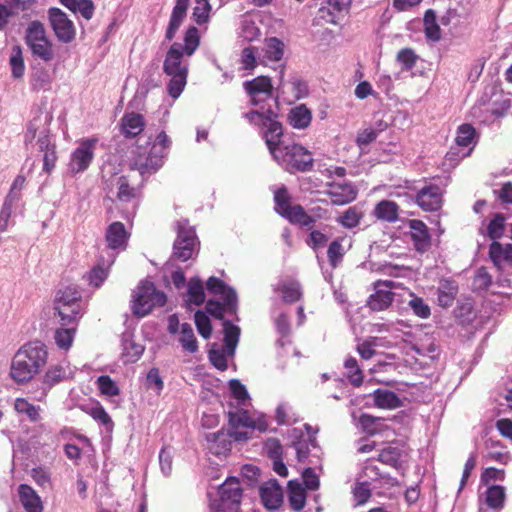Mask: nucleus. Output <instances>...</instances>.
I'll list each match as a JSON object with an SVG mask.
<instances>
[{
  "label": "nucleus",
  "instance_id": "1",
  "mask_svg": "<svg viewBox=\"0 0 512 512\" xmlns=\"http://www.w3.org/2000/svg\"><path fill=\"white\" fill-rule=\"evenodd\" d=\"M183 42H174L166 52L163 62V72L170 77L167 93L173 99L181 95L187 84L189 63L184 57L192 56L200 45L198 28L189 26L184 33Z\"/></svg>",
  "mask_w": 512,
  "mask_h": 512
},
{
  "label": "nucleus",
  "instance_id": "2",
  "mask_svg": "<svg viewBox=\"0 0 512 512\" xmlns=\"http://www.w3.org/2000/svg\"><path fill=\"white\" fill-rule=\"evenodd\" d=\"M282 137V124L271 123L266 145L273 159L289 173L311 171L314 167L312 153L298 143L285 142Z\"/></svg>",
  "mask_w": 512,
  "mask_h": 512
},
{
  "label": "nucleus",
  "instance_id": "3",
  "mask_svg": "<svg viewBox=\"0 0 512 512\" xmlns=\"http://www.w3.org/2000/svg\"><path fill=\"white\" fill-rule=\"evenodd\" d=\"M48 350L41 341H30L14 355L10 376L17 383L30 381L46 365Z\"/></svg>",
  "mask_w": 512,
  "mask_h": 512
},
{
  "label": "nucleus",
  "instance_id": "4",
  "mask_svg": "<svg viewBox=\"0 0 512 512\" xmlns=\"http://www.w3.org/2000/svg\"><path fill=\"white\" fill-rule=\"evenodd\" d=\"M167 302L166 294L157 289L150 280H142L132 292L131 311L139 317L150 314L154 308L163 307Z\"/></svg>",
  "mask_w": 512,
  "mask_h": 512
},
{
  "label": "nucleus",
  "instance_id": "5",
  "mask_svg": "<svg viewBox=\"0 0 512 512\" xmlns=\"http://www.w3.org/2000/svg\"><path fill=\"white\" fill-rule=\"evenodd\" d=\"M24 41L35 59H40L45 63L54 60V43L47 36L46 28L39 20H33L28 24Z\"/></svg>",
  "mask_w": 512,
  "mask_h": 512
},
{
  "label": "nucleus",
  "instance_id": "6",
  "mask_svg": "<svg viewBox=\"0 0 512 512\" xmlns=\"http://www.w3.org/2000/svg\"><path fill=\"white\" fill-rule=\"evenodd\" d=\"M275 211L292 225L311 229L315 225V218L309 215L300 204H291V196L286 186L282 185L274 192Z\"/></svg>",
  "mask_w": 512,
  "mask_h": 512
},
{
  "label": "nucleus",
  "instance_id": "7",
  "mask_svg": "<svg viewBox=\"0 0 512 512\" xmlns=\"http://www.w3.org/2000/svg\"><path fill=\"white\" fill-rule=\"evenodd\" d=\"M49 25L60 43L69 44L76 38V28L67 14L57 7L48 10Z\"/></svg>",
  "mask_w": 512,
  "mask_h": 512
},
{
  "label": "nucleus",
  "instance_id": "8",
  "mask_svg": "<svg viewBox=\"0 0 512 512\" xmlns=\"http://www.w3.org/2000/svg\"><path fill=\"white\" fill-rule=\"evenodd\" d=\"M242 488L237 478H228L219 488L220 511L241 512Z\"/></svg>",
  "mask_w": 512,
  "mask_h": 512
},
{
  "label": "nucleus",
  "instance_id": "9",
  "mask_svg": "<svg viewBox=\"0 0 512 512\" xmlns=\"http://www.w3.org/2000/svg\"><path fill=\"white\" fill-rule=\"evenodd\" d=\"M97 143V138L83 139L80 141L79 146L71 154L69 162V167L73 173L77 174L88 169L94 159V151Z\"/></svg>",
  "mask_w": 512,
  "mask_h": 512
},
{
  "label": "nucleus",
  "instance_id": "10",
  "mask_svg": "<svg viewBox=\"0 0 512 512\" xmlns=\"http://www.w3.org/2000/svg\"><path fill=\"white\" fill-rule=\"evenodd\" d=\"M197 243V237L194 229L178 226L177 238L173 245V256L180 261H187L192 258Z\"/></svg>",
  "mask_w": 512,
  "mask_h": 512
},
{
  "label": "nucleus",
  "instance_id": "11",
  "mask_svg": "<svg viewBox=\"0 0 512 512\" xmlns=\"http://www.w3.org/2000/svg\"><path fill=\"white\" fill-rule=\"evenodd\" d=\"M375 292L367 300L368 307L373 311H384L388 309L394 301V293L391 289L395 284L391 280H378L374 284Z\"/></svg>",
  "mask_w": 512,
  "mask_h": 512
},
{
  "label": "nucleus",
  "instance_id": "12",
  "mask_svg": "<svg viewBox=\"0 0 512 512\" xmlns=\"http://www.w3.org/2000/svg\"><path fill=\"white\" fill-rule=\"evenodd\" d=\"M415 202L423 211H438L442 207L443 192L436 184L426 185L417 192Z\"/></svg>",
  "mask_w": 512,
  "mask_h": 512
},
{
  "label": "nucleus",
  "instance_id": "13",
  "mask_svg": "<svg viewBox=\"0 0 512 512\" xmlns=\"http://www.w3.org/2000/svg\"><path fill=\"white\" fill-rule=\"evenodd\" d=\"M68 305H71L72 309L84 308L81 291L76 285L59 288L55 293L53 310L63 311Z\"/></svg>",
  "mask_w": 512,
  "mask_h": 512
},
{
  "label": "nucleus",
  "instance_id": "14",
  "mask_svg": "<svg viewBox=\"0 0 512 512\" xmlns=\"http://www.w3.org/2000/svg\"><path fill=\"white\" fill-rule=\"evenodd\" d=\"M408 227L414 249L419 253L427 252L432 245V238L427 225L422 220L410 219L408 220Z\"/></svg>",
  "mask_w": 512,
  "mask_h": 512
},
{
  "label": "nucleus",
  "instance_id": "15",
  "mask_svg": "<svg viewBox=\"0 0 512 512\" xmlns=\"http://www.w3.org/2000/svg\"><path fill=\"white\" fill-rule=\"evenodd\" d=\"M326 194L333 205L342 206L353 202L357 197L358 190L351 183H331Z\"/></svg>",
  "mask_w": 512,
  "mask_h": 512
},
{
  "label": "nucleus",
  "instance_id": "16",
  "mask_svg": "<svg viewBox=\"0 0 512 512\" xmlns=\"http://www.w3.org/2000/svg\"><path fill=\"white\" fill-rule=\"evenodd\" d=\"M115 258L116 256L113 253H108L107 258L101 256L97 264L86 275L88 284L95 288L101 287L109 275L110 267L115 262Z\"/></svg>",
  "mask_w": 512,
  "mask_h": 512
},
{
  "label": "nucleus",
  "instance_id": "17",
  "mask_svg": "<svg viewBox=\"0 0 512 512\" xmlns=\"http://www.w3.org/2000/svg\"><path fill=\"white\" fill-rule=\"evenodd\" d=\"M190 0H175V5L172 9L168 26L165 31V39L172 41L180 26L183 24L187 11L189 8Z\"/></svg>",
  "mask_w": 512,
  "mask_h": 512
},
{
  "label": "nucleus",
  "instance_id": "18",
  "mask_svg": "<svg viewBox=\"0 0 512 512\" xmlns=\"http://www.w3.org/2000/svg\"><path fill=\"white\" fill-rule=\"evenodd\" d=\"M206 288L211 294L221 295L230 312H235L237 303L236 293L232 288L228 287L224 281L211 276L206 282Z\"/></svg>",
  "mask_w": 512,
  "mask_h": 512
},
{
  "label": "nucleus",
  "instance_id": "19",
  "mask_svg": "<svg viewBox=\"0 0 512 512\" xmlns=\"http://www.w3.org/2000/svg\"><path fill=\"white\" fill-rule=\"evenodd\" d=\"M129 239L125 225L122 222L116 221L111 223L105 233V240L107 247L111 250L125 249Z\"/></svg>",
  "mask_w": 512,
  "mask_h": 512
},
{
  "label": "nucleus",
  "instance_id": "20",
  "mask_svg": "<svg viewBox=\"0 0 512 512\" xmlns=\"http://www.w3.org/2000/svg\"><path fill=\"white\" fill-rule=\"evenodd\" d=\"M145 128L144 116L140 113H125L120 120V130L125 138H134Z\"/></svg>",
  "mask_w": 512,
  "mask_h": 512
},
{
  "label": "nucleus",
  "instance_id": "21",
  "mask_svg": "<svg viewBox=\"0 0 512 512\" xmlns=\"http://www.w3.org/2000/svg\"><path fill=\"white\" fill-rule=\"evenodd\" d=\"M207 448L209 451L216 455H226L232 447V440L230 439L229 433L223 430L208 433L206 435Z\"/></svg>",
  "mask_w": 512,
  "mask_h": 512
},
{
  "label": "nucleus",
  "instance_id": "22",
  "mask_svg": "<svg viewBox=\"0 0 512 512\" xmlns=\"http://www.w3.org/2000/svg\"><path fill=\"white\" fill-rule=\"evenodd\" d=\"M37 143L39 150L43 152V171L50 174L58 159L56 145L48 135L39 137Z\"/></svg>",
  "mask_w": 512,
  "mask_h": 512
},
{
  "label": "nucleus",
  "instance_id": "23",
  "mask_svg": "<svg viewBox=\"0 0 512 512\" xmlns=\"http://www.w3.org/2000/svg\"><path fill=\"white\" fill-rule=\"evenodd\" d=\"M458 284L453 279H441L437 287V301L443 308L451 307L458 294Z\"/></svg>",
  "mask_w": 512,
  "mask_h": 512
},
{
  "label": "nucleus",
  "instance_id": "24",
  "mask_svg": "<svg viewBox=\"0 0 512 512\" xmlns=\"http://www.w3.org/2000/svg\"><path fill=\"white\" fill-rule=\"evenodd\" d=\"M114 185L116 188L115 197L120 202H132L140 196V189L131 185L128 176L117 177Z\"/></svg>",
  "mask_w": 512,
  "mask_h": 512
},
{
  "label": "nucleus",
  "instance_id": "25",
  "mask_svg": "<svg viewBox=\"0 0 512 512\" xmlns=\"http://www.w3.org/2000/svg\"><path fill=\"white\" fill-rule=\"evenodd\" d=\"M19 498L26 512H43V504L35 490L27 484L19 486Z\"/></svg>",
  "mask_w": 512,
  "mask_h": 512
},
{
  "label": "nucleus",
  "instance_id": "26",
  "mask_svg": "<svg viewBox=\"0 0 512 512\" xmlns=\"http://www.w3.org/2000/svg\"><path fill=\"white\" fill-rule=\"evenodd\" d=\"M276 291L281 293L284 303L291 304L302 298L303 291L299 281L288 279L278 284Z\"/></svg>",
  "mask_w": 512,
  "mask_h": 512
},
{
  "label": "nucleus",
  "instance_id": "27",
  "mask_svg": "<svg viewBox=\"0 0 512 512\" xmlns=\"http://www.w3.org/2000/svg\"><path fill=\"white\" fill-rule=\"evenodd\" d=\"M374 215L379 220L394 223L399 218V205L391 200H382L375 206Z\"/></svg>",
  "mask_w": 512,
  "mask_h": 512
},
{
  "label": "nucleus",
  "instance_id": "28",
  "mask_svg": "<svg viewBox=\"0 0 512 512\" xmlns=\"http://www.w3.org/2000/svg\"><path fill=\"white\" fill-rule=\"evenodd\" d=\"M489 257L497 267H501L504 263L512 264V244L502 245L493 241L489 247Z\"/></svg>",
  "mask_w": 512,
  "mask_h": 512
},
{
  "label": "nucleus",
  "instance_id": "29",
  "mask_svg": "<svg viewBox=\"0 0 512 512\" xmlns=\"http://www.w3.org/2000/svg\"><path fill=\"white\" fill-rule=\"evenodd\" d=\"M171 141L168 138L167 134L162 131L157 137L155 143L152 145V159H154L153 167L162 166L164 164V159L168 155V150L170 148Z\"/></svg>",
  "mask_w": 512,
  "mask_h": 512
},
{
  "label": "nucleus",
  "instance_id": "30",
  "mask_svg": "<svg viewBox=\"0 0 512 512\" xmlns=\"http://www.w3.org/2000/svg\"><path fill=\"white\" fill-rule=\"evenodd\" d=\"M141 147L137 148V155L134 157L130 164L132 170H137L141 175L155 173L162 166H153L154 159H152V149L148 153H140Z\"/></svg>",
  "mask_w": 512,
  "mask_h": 512
},
{
  "label": "nucleus",
  "instance_id": "31",
  "mask_svg": "<svg viewBox=\"0 0 512 512\" xmlns=\"http://www.w3.org/2000/svg\"><path fill=\"white\" fill-rule=\"evenodd\" d=\"M506 501L505 487L501 485H491L485 492L486 505L494 510L500 511L504 508Z\"/></svg>",
  "mask_w": 512,
  "mask_h": 512
},
{
  "label": "nucleus",
  "instance_id": "32",
  "mask_svg": "<svg viewBox=\"0 0 512 512\" xmlns=\"http://www.w3.org/2000/svg\"><path fill=\"white\" fill-rule=\"evenodd\" d=\"M311 111L303 104L294 107L288 114L289 124L296 129H304L311 123Z\"/></svg>",
  "mask_w": 512,
  "mask_h": 512
},
{
  "label": "nucleus",
  "instance_id": "33",
  "mask_svg": "<svg viewBox=\"0 0 512 512\" xmlns=\"http://www.w3.org/2000/svg\"><path fill=\"white\" fill-rule=\"evenodd\" d=\"M243 86L248 94H264L266 98L270 97L273 91L271 79L267 76H259L246 81Z\"/></svg>",
  "mask_w": 512,
  "mask_h": 512
},
{
  "label": "nucleus",
  "instance_id": "34",
  "mask_svg": "<svg viewBox=\"0 0 512 512\" xmlns=\"http://www.w3.org/2000/svg\"><path fill=\"white\" fill-rule=\"evenodd\" d=\"M359 423L363 431L371 436L380 434L388 429L384 418L375 417L370 414H362L359 417Z\"/></svg>",
  "mask_w": 512,
  "mask_h": 512
},
{
  "label": "nucleus",
  "instance_id": "35",
  "mask_svg": "<svg viewBox=\"0 0 512 512\" xmlns=\"http://www.w3.org/2000/svg\"><path fill=\"white\" fill-rule=\"evenodd\" d=\"M59 2L73 13H80L86 20H90L95 12L92 0H59Z\"/></svg>",
  "mask_w": 512,
  "mask_h": 512
},
{
  "label": "nucleus",
  "instance_id": "36",
  "mask_svg": "<svg viewBox=\"0 0 512 512\" xmlns=\"http://www.w3.org/2000/svg\"><path fill=\"white\" fill-rule=\"evenodd\" d=\"M373 398L375 406L381 409H395L401 405L396 393L389 390L377 389L373 393Z\"/></svg>",
  "mask_w": 512,
  "mask_h": 512
},
{
  "label": "nucleus",
  "instance_id": "37",
  "mask_svg": "<svg viewBox=\"0 0 512 512\" xmlns=\"http://www.w3.org/2000/svg\"><path fill=\"white\" fill-rule=\"evenodd\" d=\"M245 118L255 125L266 127V131L264 133V139L266 140L267 134L269 133V126L271 123H280L276 120L277 114H275L272 110H267L264 112H259L256 110L250 111L245 114Z\"/></svg>",
  "mask_w": 512,
  "mask_h": 512
},
{
  "label": "nucleus",
  "instance_id": "38",
  "mask_svg": "<svg viewBox=\"0 0 512 512\" xmlns=\"http://www.w3.org/2000/svg\"><path fill=\"white\" fill-rule=\"evenodd\" d=\"M288 501L294 511H300L306 504V492L300 484L290 481L288 484Z\"/></svg>",
  "mask_w": 512,
  "mask_h": 512
},
{
  "label": "nucleus",
  "instance_id": "39",
  "mask_svg": "<svg viewBox=\"0 0 512 512\" xmlns=\"http://www.w3.org/2000/svg\"><path fill=\"white\" fill-rule=\"evenodd\" d=\"M424 33L427 39L437 42L441 38V29L437 23L436 13L432 9H428L423 18Z\"/></svg>",
  "mask_w": 512,
  "mask_h": 512
},
{
  "label": "nucleus",
  "instance_id": "40",
  "mask_svg": "<svg viewBox=\"0 0 512 512\" xmlns=\"http://www.w3.org/2000/svg\"><path fill=\"white\" fill-rule=\"evenodd\" d=\"M65 310H54L55 315L59 317L61 326H78L79 320L85 313V308L72 309L71 305L65 307Z\"/></svg>",
  "mask_w": 512,
  "mask_h": 512
},
{
  "label": "nucleus",
  "instance_id": "41",
  "mask_svg": "<svg viewBox=\"0 0 512 512\" xmlns=\"http://www.w3.org/2000/svg\"><path fill=\"white\" fill-rule=\"evenodd\" d=\"M187 301L196 306L205 302V292L202 281L198 277H193L188 282Z\"/></svg>",
  "mask_w": 512,
  "mask_h": 512
},
{
  "label": "nucleus",
  "instance_id": "42",
  "mask_svg": "<svg viewBox=\"0 0 512 512\" xmlns=\"http://www.w3.org/2000/svg\"><path fill=\"white\" fill-rule=\"evenodd\" d=\"M77 331V326L70 325V326H62L58 329H56L54 333V339L56 345L60 349L68 350L74 340L75 333Z\"/></svg>",
  "mask_w": 512,
  "mask_h": 512
},
{
  "label": "nucleus",
  "instance_id": "43",
  "mask_svg": "<svg viewBox=\"0 0 512 512\" xmlns=\"http://www.w3.org/2000/svg\"><path fill=\"white\" fill-rule=\"evenodd\" d=\"M346 369V377L349 382L355 386L360 387L363 384L364 374L360 369L357 360L354 357H348L344 362Z\"/></svg>",
  "mask_w": 512,
  "mask_h": 512
},
{
  "label": "nucleus",
  "instance_id": "44",
  "mask_svg": "<svg viewBox=\"0 0 512 512\" xmlns=\"http://www.w3.org/2000/svg\"><path fill=\"white\" fill-rule=\"evenodd\" d=\"M401 457L402 451L400 448L387 446L380 450L377 460L385 465L398 469L401 465Z\"/></svg>",
  "mask_w": 512,
  "mask_h": 512
},
{
  "label": "nucleus",
  "instance_id": "45",
  "mask_svg": "<svg viewBox=\"0 0 512 512\" xmlns=\"http://www.w3.org/2000/svg\"><path fill=\"white\" fill-rule=\"evenodd\" d=\"M476 129L469 123L458 126L455 142L459 147H468L475 145Z\"/></svg>",
  "mask_w": 512,
  "mask_h": 512
},
{
  "label": "nucleus",
  "instance_id": "46",
  "mask_svg": "<svg viewBox=\"0 0 512 512\" xmlns=\"http://www.w3.org/2000/svg\"><path fill=\"white\" fill-rule=\"evenodd\" d=\"M9 63L13 78H22L25 73V64L21 46L15 45L12 47Z\"/></svg>",
  "mask_w": 512,
  "mask_h": 512
},
{
  "label": "nucleus",
  "instance_id": "47",
  "mask_svg": "<svg viewBox=\"0 0 512 512\" xmlns=\"http://www.w3.org/2000/svg\"><path fill=\"white\" fill-rule=\"evenodd\" d=\"M260 495L264 505L269 509H276L282 503V492L276 486L261 487Z\"/></svg>",
  "mask_w": 512,
  "mask_h": 512
},
{
  "label": "nucleus",
  "instance_id": "48",
  "mask_svg": "<svg viewBox=\"0 0 512 512\" xmlns=\"http://www.w3.org/2000/svg\"><path fill=\"white\" fill-rule=\"evenodd\" d=\"M192 18L198 25L206 24L210 19L212 6L209 0H194Z\"/></svg>",
  "mask_w": 512,
  "mask_h": 512
},
{
  "label": "nucleus",
  "instance_id": "49",
  "mask_svg": "<svg viewBox=\"0 0 512 512\" xmlns=\"http://www.w3.org/2000/svg\"><path fill=\"white\" fill-rule=\"evenodd\" d=\"M343 238L334 239L328 246L327 258L332 268H337L343 261L345 249L342 245Z\"/></svg>",
  "mask_w": 512,
  "mask_h": 512
},
{
  "label": "nucleus",
  "instance_id": "50",
  "mask_svg": "<svg viewBox=\"0 0 512 512\" xmlns=\"http://www.w3.org/2000/svg\"><path fill=\"white\" fill-rule=\"evenodd\" d=\"M181 336H180V343L182 344L183 348L190 353H194L198 350L197 340L194 335L192 326L188 323H183L181 325Z\"/></svg>",
  "mask_w": 512,
  "mask_h": 512
},
{
  "label": "nucleus",
  "instance_id": "51",
  "mask_svg": "<svg viewBox=\"0 0 512 512\" xmlns=\"http://www.w3.org/2000/svg\"><path fill=\"white\" fill-rule=\"evenodd\" d=\"M223 328L225 346L230 350H234L239 341L240 328L232 324L229 320L223 321Z\"/></svg>",
  "mask_w": 512,
  "mask_h": 512
},
{
  "label": "nucleus",
  "instance_id": "52",
  "mask_svg": "<svg viewBox=\"0 0 512 512\" xmlns=\"http://www.w3.org/2000/svg\"><path fill=\"white\" fill-rule=\"evenodd\" d=\"M363 217V213L356 207H349L339 218V223L348 229L357 227Z\"/></svg>",
  "mask_w": 512,
  "mask_h": 512
},
{
  "label": "nucleus",
  "instance_id": "53",
  "mask_svg": "<svg viewBox=\"0 0 512 512\" xmlns=\"http://www.w3.org/2000/svg\"><path fill=\"white\" fill-rule=\"evenodd\" d=\"M14 408L18 413L26 414L32 422H36L40 419L39 406L29 403L24 398H17L14 403Z\"/></svg>",
  "mask_w": 512,
  "mask_h": 512
},
{
  "label": "nucleus",
  "instance_id": "54",
  "mask_svg": "<svg viewBox=\"0 0 512 512\" xmlns=\"http://www.w3.org/2000/svg\"><path fill=\"white\" fill-rule=\"evenodd\" d=\"M67 378V368L61 364L52 365L44 376V383L54 386Z\"/></svg>",
  "mask_w": 512,
  "mask_h": 512
},
{
  "label": "nucleus",
  "instance_id": "55",
  "mask_svg": "<svg viewBox=\"0 0 512 512\" xmlns=\"http://www.w3.org/2000/svg\"><path fill=\"white\" fill-rule=\"evenodd\" d=\"M97 387L102 395L113 397L120 394V389L115 381L108 375L99 376L96 380Z\"/></svg>",
  "mask_w": 512,
  "mask_h": 512
},
{
  "label": "nucleus",
  "instance_id": "56",
  "mask_svg": "<svg viewBox=\"0 0 512 512\" xmlns=\"http://www.w3.org/2000/svg\"><path fill=\"white\" fill-rule=\"evenodd\" d=\"M284 55V43L276 38L271 37L267 40L266 44V57L271 60L278 62Z\"/></svg>",
  "mask_w": 512,
  "mask_h": 512
},
{
  "label": "nucleus",
  "instance_id": "57",
  "mask_svg": "<svg viewBox=\"0 0 512 512\" xmlns=\"http://www.w3.org/2000/svg\"><path fill=\"white\" fill-rule=\"evenodd\" d=\"M306 229L309 231V235L305 240V243L312 250L317 251L327 244L329 237L322 231L314 229V225L311 227V229Z\"/></svg>",
  "mask_w": 512,
  "mask_h": 512
},
{
  "label": "nucleus",
  "instance_id": "58",
  "mask_svg": "<svg viewBox=\"0 0 512 512\" xmlns=\"http://www.w3.org/2000/svg\"><path fill=\"white\" fill-rule=\"evenodd\" d=\"M505 231V217L501 213H497L487 226V235L489 238L499 239Z\"/></svg>",
  "mask_w": 512,
  "mask_h": 512
},
{
  "label": "nucleus",
  "instance_id": "59",
  "mask_svg": "<svg viewBox=\"0 0 512 512\" xmlns=\"http://www.w3.org/2000/svg\"><path fill=\"white\" fill-rule=\"evenodd\" d=\"M252 417L246 410H237L228 412L229 424L233 428L247 427L249 428L252 424Z\"/></svg>",
  "mask_w": 512,
  "mask_h": 512
},
{
  "label": "nucleus",
  "instance_id": "60",
  "mask_svg": "<svg viewBox=\"0 0 512 512\" xmlns=\"http://www.w3.org/2000/svg\"><path fill=\"white\" fill-rule=\"evenodd\" d=\"M408 306L413 311L414 315L421 319H427L431 315V309L425 301L418 296L412 295L411 300L408 302Z\"/></svg>",
  "mask_w": 512,
  "mask_h": 512
},
{
  "label": "nucleus",
  "instance_id": "61",
  "mask_svg": "<svg viewBox=\"0 0 512 512\" xmlns=\"http://www.w3.org/2000/svg\"><path fill=\"white\" fill-rule=\"evenodd\" d=\"M195 325L199 334L208 339L212 333V326L209 317L202 311H197L194 315Z\"/></svg>",
  "mask_w": 512,
  "mask_h": 512
},
{
  "label": "nucleus",
  "instance_id": "62",
  "mask_svg": "<svg viewBox=\"0 0 512 512\" xmlns=\"http://www.w3.org/2000/svg\"><path fill=\"white\" fill-rule=\"evenodd\" d=\"M417 59L418 56L411 48H403L396 55V60L402 65L404 70H411L415 66Z\"/></svg>",
  "mask_w": 512,
  "mask_h": 512
},
{
  "label": "nucleus",
  "instance_id": "63",
  "mask_svg": "<svg viewBox=\"0 0 512 512\" xmlns=\"http://www.w3.org/2000/svg\"><path fill=\"white\" fill-rule=\"evenodd\" d=\"M159 463L163 474L169 476L173 468V454L170 447L165 446L161 449L159 453Z\"/></svg>",
  "mask_w": 512,
  "mask_h": 512
},
{
  "label": "nucleus",
  "instance_id": "64",
  "mask_svg": "<svg viewBox=\"0 0 512 512\" xmlns=\"http://www.w3.org/2000/svg\"><path fill=\"white\" fill-rule=\"evenodd\" d=\"M492 283V277L485 267H480L473 279V286L476 290H486Z\"/></svg>",
  "mask_w": 512,
  "mask_h": 512
}]
</instances>
